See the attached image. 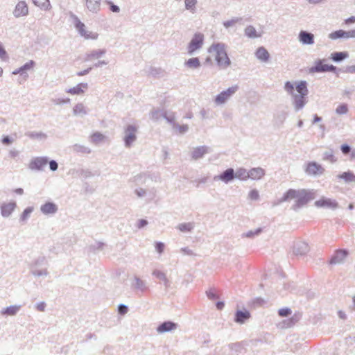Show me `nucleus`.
<instances>
[{
	"label": "nucleus",
	"mask_w": 355,
	"mask_h": 355,
	"mask_svg": "<svg viewBox=\"0 0 355 355\" xmlns=\"http://www.w3.org/2000/svg\"><path fill=\"white\" fill-rule=\"evenodd\" d=\"M315 198V192L311 189H289L285 192L282 197L272 202L273 206L279 205L284 202H289L295 199L291 209L295 211H299L304 207H306L309 202Z\"/></svg>",
	"instance_id": "nucleus-1"
},
{
	"label": "nucleus",
	"mask_w": 355,
	"mask_h": 355,
	"mask_svg": "<svg viewBox=\"0 0 355 355\" xmlns=\"http://www.w3.org/2000/svg\"><path fill=\"white\" fill-rule=\"evenodd\" d=\"M209 53L216 52L215 60L218 67L221 69H226L231 64L224 43H214L208 49Z\"/></svg>",
	"instance_id": "nucleus-2"
},
{
	"label": "nucleus",
	"mask_w": 355,
	"mask_h": 355,
	"mask_svg": "<svg viewBox=\"0 0 355 355\" xmlns=\"http://www.w3.org/2000/svg\"><path fill=\"white\" fill-rule=\"evenodd\" d=\"M324 60L318 59L315 61L314 65L309 68V71L310 73H325L333 72L338 76V73L340 72L341 69L336 67L332 64H324Z\"/></svg>",
	"instance_id": "nucleus-3"
},
{
	"label": "nucleus",
	"mask_w": 355,
	"mask_h": 355,
	"mask_svg": "<svg viewBox=\"0 0 355 355\" xmlns=\"http://www.w3.org/2000/svg\"><path fill=\"white\" fill-rule=\"evenodd\" d=\"M137 131L138 126L136 125L129 124L125 128L123 141L126 148H130L136 141Z\"/></svg>",
	"instance_id": "nucleus-4"
},
{
	"label": "nucleus",
	"mask_w": 355,
	"mask_h": 355,
	"mask_svg": "<svg viewBox=\"0 0 355 355\" xmlns=\"http://www.w3.org/2000/svg\"><path fill=\"white\" fill-rule=\"evenodd\" d=\"M292 253L295 257H305L310 251L308 243L303 241H297L293 243Z\"/></svg>",
	"instance_id": "nucleus-5"
},
{
	"label": "nucleus",
	"mask_w": 355,
	"mask_h": 355,
	"mask_svg": "<svg viewBox=\"0 0 355 355\" xmlns=\"http://www.w3.org/2000/svg\"><path fill=\"white\" fill-rule=\"evenodd\" d=\"M204 42V35L200 33L194 34L191 40L187 46V52L189 55H192L196 51L202 48Z\"/></svg>",
	"instance_id": "nucleus-6"
},
{
	"label": "nucleus",
	"mask_w": 355,
	"mask_h": 355,
	"mask_svg": "<svg viewBox=\"0 0 355 355\" xmlns=\"http://www.w3.org/2000/svg\"><path fill=\"white\" fill-rule=\"evenodd\" d=\"M239 88L238 85H234L226 90L221 92L215 97V103L216 105H222L225 103L234 94L236 93Z\"/></svg>",
	"instance_id": "nucleus-7"
},
{
	"label": "nucleus",
	"mask_w": 355,
	"mask_h": 355,
	"mask_svg": "<svg viewBox=\"0 0 355 355\" xmlns=\"http://www.w3.org/2000/svg\"><path fill=\"white\" fill-rule=\"evenodd\" d=\"M73 23L75 27L78 30V33L80 35L83 36L86 39H93L96 40L98 37V34L90 32L87 33L85 30V25L80 21L78 17L74 15H73Z\"/></svg>",
	"instance_id": "nucleus-8"
},
{
	"label": "nucleus",
	"mask_w": 355,
	"mask_h": 355,
	"mask_svg": "<svg viewBox=\"0 0 355 355\" xmlns=\"http://www.w3.org/2000/svg\"><path fill=\"white\" fill-rule=\"evenodd\" d=\"M314 205L318 208H327L335 210L339 207L338 202L335 199L322 197L314 202Z\"/></svg>",
	"instance_id": "nucleus-9"
},
{
	"label": "nucleus",
	"mask_w": 355,
	"mask_h": 355,
	"mask_svg": "<svg viewBox=\"0 0 355 355\" xmlns=\"http://www.w3.org/2000/svg\"><path fill=\"white\" fill-rule=\"evenodd\" d=\"M349 255V251L346 249H338L335 250L333 255L329 261V264L336 265L341 263Z\"/></svg>",
	"instance_id": "nucleus-10"
},
{
	"label": "nucleus",
	"mask_w": 355,
	"mask_h": 355,
	"mask_svg": "<svg viewBox=\"0 0 355 355\" xmlns=\"http://www.w3.org/2000/svg\"><path fill=\"white\" fill-rule=\"evenodd\" d=\"M235 175L236 174L234 168H229L221 173L220 175L214 176V180L215 181L221 180L224 183L228 184L230 182L236 178Z\"/></svg>",
	"instance_id": "nucleus-11"
},
{
	"label": "nucleus",
	"mask_w": 355,
	"mask_h": 355,
	"mask_svg": "<svg viewBox=\"0 0 355 355\" xmlns=\"http://www.w3.org/2000/svg\"><path fill=\"white\" fill-rule=\"evenodd\" d=\"M49 162L47 157H37L33 158L29 163V168L31 170L41 171Z\"/></svg>",
	"instance_id": "nucleus-12"
},
{
	"label": "nucleus",
	"mask_w": 355,
	"mask_h": 355,
	"mask_svg": "<svg viewBox=\"0 0 355 355\" xmlns=\"http://www.w3.org/2000/svg\"><path fill=\"white\" fill-rule=\"evenodd\" d=\"M131 287L136 291H139L142 293L147 292L149 290L146 282L142 280L139 277L135 275L133 277V282L131 284Z\"/></svg>",
	"instance_id": "nucleus-13"
},
{
	"label": "nucleus",
	"mask_w": 355,
	"mask_h": 355,
	"mask_svg": "<svg viewBox=\"0 0 355 355\" xmlns=\"http://www.w3.org/2000/svg\"><path fill=\"white\" fill-rule=\"evenodd\" d=\"M293 105L296 112H298L304 108L308 102L307 96L294 94L292 95Z\"/></svg>",
	"instance_id": "nucleus-14"
},
{
	"label": "nucleus",
	"mask_w": 355,
	"mask_h": 355,
	"mask_svg": "<svg viewBox=\"0 0 355 355\" xmlns=\"http://www.w3.org/2000/svg\"><path fill=\"white\" fill-rule=\"evenodd\" d=\"M12 13L16 18L28 15V8L27 3L24 1H19L15 6Z\"/></svg>",
	"instance_id": "nucleus-15"
},
{
	"label": "nucleus",
	"mask_w": 355,
	"mask_h": 355,
	"mask_svg": "<svg viewBox=\"0 0 355 355\" xmlns=\"http://www.w3.org/2000/svg\"><path fill=\"white\" fill-rule=\"evenodd\" d=\"M85 8L92 14L97 15L101 10V0H85Z\"/></svg>",
	"instance_id": "nucleus-16"
},
{
	"label": "nucleus",
	"mask_w": 355,
	"mask_h": 355,
	"mask_svg": "<svg viewBox=\"0 0 355 355\" xmlns=\"http://www.w3.org/2000/svg\"><path fill=\"white\" fill-rule=\"evenodd\" d=\"M251 318V313L248 310H237L235 312L234 321L239 324H245Z\"/></svg>",
	"instance_id": "nucleus-17"
},
{
	"label": "nucleus",
	"mask_w": 355,
	"mask_h": 355,
	"mask_svg": "<svg viewBox=\"0 0 355 355\" xmlns=\"http://www.w3.org/2000/svg\"><path fill=\"white\" fill-rule=\"evenodd\" d=\"M324 172V168L315 162L309 163L306 168V173L311 175H322Z\"/></svg>",
	"instance_id": "nucleus-18"
},
{
	"label": "nucleus",
	"mask_w": 355,
	"mask_h": 355,
	"mask_svg": "<svg viewBox=\"0 0 355 355\" xmlns=\"http://www.w3.org/2000/svg\"><path fill=\"white\" fill-rule=\"evenodd\" d=\"M300 42L305 45L314 44V35L306 31H301L298 36Z\"/></svg>",
	"instance_id": "nucleus-19"
},
{
	"label": "nucleus",
	"mask_w": 355,
	"mask_h": 355,
	"mask_svg": "<svg viewBox=\"0 0 355 355\" xmlns=\"http://www.w3.org/2000/svg\"><path fill=\"white\" fill-rule=\"evenodd\" d=\"M301 316L300 313H295L290 318L284 320L279 326L281 328H291L301 319Z\"/></svg>",
	"instance_id": "nucleus-20"
},
{
	"label": "nucleus",
	"mask_w": 355,
	"mask_h": 355,
	"mask_svg": "<svg viewBox=\"0 0 355 355\" xmlns=\"http://www.w3.org/2000/svg\"><path fill=\"white\" fill-rule=\"evenodd\" d=\"M106 53V49H95L87 53L84 58V61H92L95 59H99Z\"/></svg>",
	"instance_id": "nucleus-21"
},
{
	"label": "nucleus",
	"mask_w": 355,
	"mask_h": 355,
	"mask_svg": "<svg viewBox=\"0 0 355 355\" xmlns=\"http://www.w3.org/2000/svg\"><path fill=\"white\" fill-rule=\"evenodd\" d=\"M178 328V324L172 321H165L157 327V331L159 334L171 331Z\"/></svg>",
	"instance_id": "nucleus-22"
},
{
	"label": "nucleus",
	"mask_w": 355,
	"mask_h": 355,
	"mask_svg": "<svg viewBox=\"0 0 355 355\" xmlns=\"http://www.w3.org/2000/svg\"><path fill=\"white\" fill-rule=\"evenodd\" d=\"M35 64V62L33 60H30L25 63L24 65H22L19 69H15L12 71V74L17 75L20 74L21 76H24L26 79L28 77V75L26 72V70L31 69L33 68Z\"/></svg>",
	"instance_id": "nucleus-23"
},
{
	"label": "nucleus",
	"mask_w": 355,
	"mask_h": 355,
	"mask_svg": "<svg viewBox=\"0 0 355 355\" xmlns=\"http://www.w3.org/2000/svg\"><path fill=\"white\" fill-rule=\"evenodd\" d=\"M15 207L16 203L15 202L3 203L0 207L1 216L5 218L10 216Z\"/></svg>",
	"instance_id": "nucleus-24"
},
{
	"label": "nucleus",
	"mask_w": 355,
	"mask_h": 355,
	"mask_svg": "<svg viewBox=\"0 0 355 355\" xmlns=\"http://www.w3.org/2000/svg\"><path fill=\"white\" fill-rule=\"evenodd\" d=\"M58 210V206L51 202H47L40 207L41 212L45 215L54 214Z\"/></svg>",
	"instance_id": "nucleus-25"
},
{
	"label": "nucleus",
	"mask_w": 355,
	"mask_h": 355,
	"mask_svg": "<svg viewBox=\"0 0 355 355\" xmlns=\"http://www.w3.org/2000/svg\"><path fill=\"white\" fill-rule=\"evenodd\" d=\"M266 174V171L261 167L252 168L249 170V179L253 180H259L261 179Z\"/></svg>",
	"instance_id": "nucleus-26"
},
{
	"label": "nucleus",
	"mask_w": 355,
	"mask_h": 355,
	"mask_svg": "<svg viewBox=\"0 0 355 355\" xmlns=\"http://www.w3.org/2000/svg\"><path fill=\"white\" fill-rule=\"evenodd\" d=\"M256 58L261 62H266L270 59L268 51L263 46L259 47L255 52Z\"/></svg>",
	"instance_id": "nucleus-27"
},
{
	"label": "nucleus",
	"mask_w": 355,
	"mask_h": 355,
	"mask_svg": "<svg viewBox=\"0 0 355 355\" xmlns=\"http://www.w3.org/2000/svg\"><path fill=\"white\" fill-rule=\"evenodd\" d=\"M209 153V148L206 146L197 147L191 153L192 159L196 160L202 158L206 153Z\"/></svg>",
	"instance_id": "nucleus-28"
},
{
	"label": "nucleus",
	"mask_w": 355,
	"mask_h": 355,
	"mask_svg": "<svg viewBox=\"0 0 355 355\" xmlns=\"http://www.w3.org/2000/svg\"><path fill=\"white\" fill-rule=\"evenodd\" d=\"M185 67L191 69H197L201 66L200 61L198 58H191L186 60L184 63Z\"/></svg>",
	"instance_id": "nucleus-29"
},
{
	"label": "nucleus",
	"mask_w": 355,
	"mask_h": 355,
	"mask_svg": "<svg viewBox=\"0 0 355 355\" xmlns=\"http://www.w3.org/2000/svg\"><path fill=\"white\" fill-rule=\"evenodd\" d=\"M88 88V84L81 83L78 84L76 86L70 88L67 90L68 93L71 94L79 95L84 93V89H87Z\"/></svg>",
	"instance_id": "nucleus-30"
},
{
	"label": "nucleus",
	"mask_w": 355,
	"mask_h": 355,
	"mask_svg": "<svg viewBox=\"0 0 355 355\" xmlns=\"http://www.w3.org/2000/svg\"><path fill=\"white\" fill-rule=\"evenodd\" d=\"M70 148L74 153L78 154H89L92 152L89 147L78 144H73Z\"/></svg>",
	"instance_id": "nucleus-31"
},
{
	"label": "nucleus",
	"mask_w": 355,
	"mask_h": 355,
	"mask_svg": "<svg viewBox=\"0 0 355 355\" xmlns=\"http://www.w3.org/2000/svg\"><path fill=\"white\" fill-rule=\"evenodd\" d=\"M21 306L20 305H12L8 306L5 309H3L1 311V313L2 315H15L18 311L20 310Z\"/></svg>",
	"instance_id": "nucleus-32"
},
{
	"label": "nucleus",
	"mask_w": 355,
	"mask_h": 355,
	"mask_svg": "<svg viewBox=\"0 0 355 355\" xmlns=\"http://www.w3.org/2000/svg\"><path fill=\"white\" fill-rule=\"evenodd\" d=\"M337 178L342 179L347 183L351 182H355V174L351 171L343 172V173L338 175Z\"/></svg>",
	"instance_id": "nucleus-33"
},
{
	"label": "nucleus",
	"mask_w": 355,
	"mask_h": 355,
	"mask_svg": "<svg viewBox=\"0 0 355 355\" xmlns=\"http://www.w3.org/2000/svg\"><path fill=\"white\" fill-rule=\"evenodd\" d=\"M235 174V178L240 180L245 181L249 179V171L245 168L241 167L237 168Z\"/></svg>",
	"instance_id": "nucleus-34"
},
{
	"label": "nucleus",
	"mask_w": 355,
	"mask_h": 355,
	"mask_svg": "<svg viewBox=\"0 0 355 355\" xmlns=\"http://www.w3.org/2000/svg\"><path fill=\"white\" fill-rule=\"evenodd\" d=\"M164 70H163L160 67H150L148 71V76H152L155 78L164 76Z\"/></svg>",
	"instance_id": "nucleus-35"
},
{
	"label": "nucleus",
	"mask_w": 355,
	"mask_h": 355,
	"mask_svg": "<svg viewBox=\"0 0 355 355\" xmlns=\"http://www.w3.org/2000/svg\"><path fill=\"white\" fill-rule=\"evenodd\" d=\"M349 57V53L347 51L334 52L331 54V58L333 61L340 62Z\"/></svg>",
	"instance_id": "nucleus-36"
},
{
	"label": "nucleus",
	"mask_w": 355,
	"mask_h": 355,
	"mask_svg": "<svg viewBox=\"0 0 355 355\" xmlns=\"http://www.w3.org/2000/svg\"><path fill=\"white\" fill-rule=\"evenodd\" d=\"M296 90L298 92V94L307 96V95L309 94V89H308V87H307V83L305 80L300 81L296 85Z\"/></svg>",
	"instance_id": "nucleus-37"
},
{
	"label": "nucleus",
	"mask_w": 355,
	"mask_h": 355,
	"mask_svg": "<svg viewBox=\"0 0 355 355\" xmlns=\"http://www.w3.org/2000/svg\"><path fill=\"white\" fill-rule=\"evenodd\" d=\"M244 34L249 38H257L261 36L260 34L257 33L255 28L252 25H249L245 28Z\"/></svg>",
	"instance_id": "nucleus-38"
},
{
	"label": "nucleus",
	"mask_w": 355,
	"mask_h": 355,
	"mask_svg": "<svg viewBox=\"0 0 355 355\" xmlns=\"http://www.w3.org/2000/svg\"><path fill=\"white\" fill-rule=\"evenodd\" d=\"M33 3L43 10H49L51 8L49 0H32Z\"/></svg>",
	"instance_id": "nucleus-39"
},
{
	"label": "nucleus",
	"mask_w": 355,
	"mask_h": 355,
	"mask_svg": "<svg viewBox=\"0 0 355 355\" xmlns=\"http://www.w3.org/2000/svg\"><path fill=\"white\" fill-rule=\"evenodd\" d=\"M322 159L324 161H328L332 164L337 162V158L334 155V152L333 149H329V150L323 153Z\"/></svg>",
	"instance_id": "nucleus-40"
},
{
	"label": "nucleus",
	"mask_w": 355,
	"mask_h": 355,
	"mask_svg": "<svg viewBox=\"0 0 355 355\" xmlns=\"http://www.w3.org/2000/svg\"><path fill=\"white\" fill-rule=\"evenodd\" d=\"M197 0H184L186 10L190 11L191 13L196 12Z\"/></svg>",
	"instance_id": "nucleus-41"
},
{
	"label": "nucleus",
	"mask_w": 355,
	"mask_h": 355,
	"mask_svg": "<svg viewBox=\"0 0 355 355\" xmlns=\"http://www.w3.org/2000/svg\"><path fill=\"white\" fill-rule=\"evenodd\" d=\"M329 37L331 40H336L339 38H346L347 39V33L345 31L343 30H338L334 32L331 33L329 35Z\"/></svg>",
	"instance_id": "nucleus-42"
},
{
	"label": "nucleus",
	"mask_w": 355,
	"mask_h": 355,
	"mask_svg": "<svg viewBox=\"0 0 355 355\" xmlns=\"http://www.w3.org/2000/svg\"><path fill=\"white\" fill-rule=\"evenodd\" d=\"M165 112L166 111L159 109H154L150 112V119L154 121H157L162 117L164 118Z\"/></svg>",
	"instance_id": "nucleus-43"
},
{
	"label": "nucleus",
	"mask_w": 355,
	"mask_h": 355,
	"mask_svg": "<svg viewBox=\"0 0 355 355\" xmlns=\"http://www.w3.org/2000/svg\"><path fill=\"white\" fill-rule=\"evenodd\" d=\"M105 139V136L101 132H96L92 134L90 137L91 142L98 144Z\"/></svg>",
	"instance_id": "nucleus-44"
},
{
	"label": "nucleus",
	"mask_w": 355,
	"mask_h": 355,
	"mask_svg": "<svg viewBox=\"0 0 355 355\" xmlns=\"http://www.w3.org/2000/svg\"><path fill=\"white\" fill-rule=\"evenodd\" d=\"M287 112L284 111L277 113L275 116V123L278 125H282L287 118Z\"/></svg>",
	"instance_id": "nucleus-45"
},
{
	"label": "nucleus",
	"mask_w": 355,
	"mask_h": 355,
	"mask_svg": "<svg viewBox=\"0 0 355 355\" xmlns=\"http://www.w3.org/2000/svg\"><path fill=\"white\" fill-rule=\"evenodd\" d=\"M262 231H263V229L261 227H259L254 230H250L245 233L242 234L241 237L252 239L254 236L259 235L260 233H261Z\"/></svg>",
	"instance_id": "nucleus-46"
},
{
	"label": "nucleus",
	"mask_w": 355,
	"mask_h": 355,
	"mask_svg": "<svg viewBox=\"0 0 355 355\" xmlns=\"http://www.w3.org/2000/svg\"><path fill=\"white\" fill-rule=\"evenodd\" d=\"M206 295L210 300H216L220 298V295L217 293L215 288H211L206 291Z\"/></svg>",
	"instance_id": "nucleus-47"
},
{
	"label": "nucleus",
	"mask_w": 355,
	"mask_h": 355,
	"mask_svg": "<svg viewBox=\"0 0 355 355\" xmlns=\"http://www.w3.org/2000/svg\"><path fill=\"white\" fill-rule=\"evenodd\" d=\"M178 229L183 232H191L193 229V224L192 223H180L178 225Z\"/></svg>",
	"instance_id": "nucleus-48"
},
{
	"label": "nucleus",
	"mask_w": 355,
	"mask_h": 355,
	"mask_svg": "<svg viewBox=\"0 0 355 355\" xmlns=\"http://www.w3.org/2000/svg\"><path fill=\"white\" fill-rule=\"evenodd\" d=\"M105 245L103 242L98 241L95 244L90 245L87 249L89 252L94 253L98 250H102Z\"/></svg>",
	"instance_id": "nucleus-49"
},
{
	"label": "nucleus",
	"mask_w": 355,
	"mask_h": 355,
	"mask_svg": "<svg viewBox=\"0 0 355 355\" xmlns=\"http://www.w3.org/2000/svg\"><path fill=\"white\" fill-rule=\"evenodd\" d=\"M73 110L74 114H87L85 107L84 106V105L83 103L76 104L74 106Z\"/></svg>",
	"instance_id": "nucleus-50"
},
{
	"label": "nucleus",
	"mask_w": 355,
	"mask_h": 355,
	"mask_svg": "<svg viewBox=\"0 0 355 355\" xmlns=\"http://www.w3.org/2000/svg\"><path fill=\"white\" fill-rule=\"evenodd\" d=\"M26 135L31 139H46V135L43 132H28Z\"/></svg>",
	"instance_id": "nucleus-51"
},
{
	"label": "nucleus",
	"mask_w": 355,
	"mask_h": 355,
	"mask_svg": "<svg viewBox=\"0 0 355 355\" xmlns=\"http://www.w3.org/2000/svg\"><path fill=\"white\" fill-rule=\"evenodd\" d=\"M164 118L170 123L172 125V126H174V124H176V122L175 121V113L173 112H169L168 113L167 112H165Z\"/></svg>",
	"instance_id": "nucleus-52"
},
{
	"label": "nucleus",
	"mask_w": 355,
	"mask_h": 355,
	"mask_svg": "<svg viewBox=\"0 0 355 355\" xmlns=\"http://www.w3.org/2000/svg\"><path fill=\"white\" fill-rule=\"evenodd\" d=\"M242 20H243V19L241 17H234L230 20L223 21V24L225 28H227L230 26H232L236 23L241 22Z\"/></svg>",
	"instance_id": "nucleus-53"
},
{
	"label": "nucleus",
	"mask_w": 355,
	"mask_h": 355,
	"mask_svg": "<svg viewBox=\"0 0 355 355\" xmlns=\"http://www.w3.org/2000/svg\"><path fill=\"white\" fill-rule=\"evenodd\" d=\"M31 272L32 275L37 277L40 276H47L49 275V272L46 268L42 270H37L34 268H31Z\"/></svg>",
	"instance_id": "nucleus-54"
},
{
	"label": "nucleus",
	"mask_w": 355,
	"mask_h": 355,
	"mask_svg": "<svg viewBox=\"0 0 355 355\" xmlns=\"http://www.w3.org/2000/svg\"><path fill=\"white\" fill-rule=\"evenodd\" d=\"M33 207H28L27 208H26L20 216V220H26L29 218V216L33 212Z\"/></svg>",
	"instance_id": "nucleus-55"
},
{
	"label": "nucleus",
	"mask_w": 355,
	"mask_h": 355,
	"mask_svg": "<svg viewBox=\"0 0 355 355\" xmlns=\"http://www.w3.org/2000/svg\"><path fill=\"white\" fill-rule=\"evenodd\" d=\"M46 263V259L44 257H40L35 259L31 264V268H34L37 266Z\"/></svg>",
	"instance_id": "nucleus-56"
},
{
	"label": "nucleus",
	"mask_w": 355,
	"mask_h": 355,
	"mask_svg": "<svg viewBox=\"0 0 355 355\" xmlns=\"http://www.w3.org/2000/svg\"><path fill=\"white\" fill-rule=\"evenodd\" d=\"M174 129L178 130L179 134H184L187 132L189 130V126L187 124L184 125H179L178 123L176 124H174V126L173 127Z\"/></svg>",
	"instance_id": "nucleus-57"
},
{
	"label": "nucleus",
	"mask_w": 355,
	"mask_h": 355,
	"mask_svg": "<svg viewBox=\"0 0 355 355\" xmlns=\"http://www.w3.org/2000/svg\"><path fill=\"white\" fill-rule=\"evenodd\" d=\"M348 112V106L347 104L343 103L338 105L336 110V112L338 114H345Z\"/></svg>",
	"instance_id": "nucleus-58"
},
{
	"label": "nucleus",
	"mask_w": 355,
	"mask_h": 355,
	"mask_svg": "<svg viewBox=\"0 0 355 355\" xmlns=\"http://www.w3.org/2000/svg\"><path fill=\"white\" fill-rule=\"evenodd\" d=\"M0 59L3 61H8L9 60V55L7 51L3 48L2 43L0 42Z\"/></svg>",
	"instance_id": "nucleus-59"
},
{
	"label": "nucleus",
	"mask_w": 355,
	"mask_h": 355,
	"mask_svg": "<svg viewBox=\"0 0 355 355\" xmlns=\"http://www.w3.org/2000/svg\"><path fill=\"white\" fill-rule=\"evenodd\" d=\"M284 89L286 91V92L290 95H293L294 93V86L290 82L287 81L286 82L284 85Z\"/></svg>",
	"instance_id": "nucleus-60"
},
{
	"label": "nucleus",
	"mask_w": 355,
	"mask_h": 355,
	"mask_svg": "<svg viewBox=\"0 0 355 355\" xmlns=\"http://www.w3.org/2000/svg\"><path fill=\"white\" fill-rule=\"evenodd\" d=\"M153 275L161 281L166 279V277L165 273L159 270H153Z\"/></svg>",
	"instance_id": "nucleus-61"
},
{
	"label": "nucleus",
	"mask_w": 355,
	"mask_h": 355,
	"mask_svg": "<svg viewBox=\"0 0 355 355\" xmlns=\"http://www.w3.org/2000/svg\"><path fill=\"white\" fill-rule=\"evenodd\" d=\"M292 313L291 309L290 308H283L280 309L278 311V314L281 317H287L291 315Z\"/></svg>",
	"instance_id": "nucleus-62"
},
{
	"label": "nucleus",
	"mask_w": 355,
	"mask_h": 355,
	"mask_svg": "<svg viewBox=\"0 0 355 355\" xmlns=\"http://www.w3.org/2000/svg\"><path fill=\"white\" fill-rule=\"evenodd\" d=\"M105 3L109 6V8L112 12H116V13H118L120 12V8L118 6L114 4L112 1H105Z\"/></svg>",
	"instance_id": "nucleus-63"
},
{
	"label": "nucleus",
	"mask_w": 355,
	"mask_h": 355,
	"mask_svg": "<svg viewBox=\"0 0 355 355\" xmlns=\"http://www.w3.org/2000/svg\"><path fill=\"white\" fill-rule=\"evenodd\" d=\"M155 248L159 254H162L164 250L165 245L162 242L157 241L155 243Z\"/></svg>",
	"instance_id": "nucleus-64"
}]
</instances>
